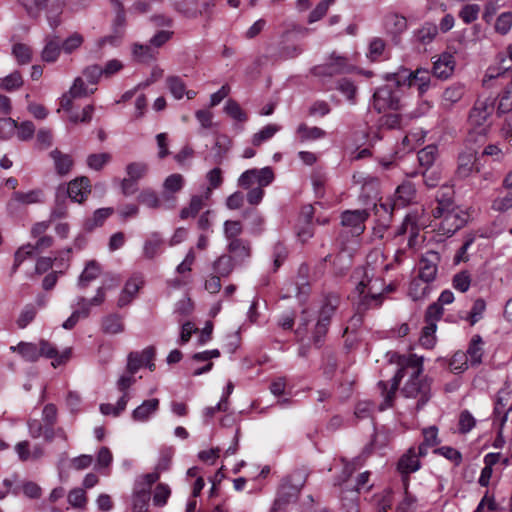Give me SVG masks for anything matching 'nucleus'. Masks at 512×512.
I'll return each mask as SVG.
<instances>
[{
  "label": "nucleus",
  "mask_w": 512,
  "mask_h": 512,
  "mask_svg": "<svg viewBox=\"0 0 512 512\" xmlns=\"http://www.w3.org/2000/svg\"><path fill=\"white\" fill-rule=\"evenodd\" d=\"M24 5L27 14L32 18H38L41 11L47 7V0H33L28 3L27 0H20Z\"/></svg>",
  "instance_id": "338daca9"
},
{
  "label": "nucleus",
  "mask_w": 512,
  "mask_h": 512,
  "mask_svg": "<svg viewBox=\"0 0 512 512\" xmlns=\"http://www.w3.org/2000/svg\"><path fill=\"white\" fill-rule=\"evenodd\" d=\"M373 107L379 113L388 109H400L401 104L398 91L394 90L389 84L378 88L373 95Z\"/></svg>",
  "instance_id": "423d86ee"
},
{
  "label": "nucleus",
  "mask_w": 512,
  "mask_h": 512,
  "mask_svg": "<svg viewBox=\"0 0 512 512\" xmlns=\"http://www.w3.org/2000/svg\"><path fill=\"white\" fill-rule=\"evenodd\" d=\"M347 67V58L338 55L336 52H333L329 56L327 63L317 65L313 68V73L316 76H333L344 72L347 69Z\"/></svg>",
  "instance_id": "ddd939ff"
},
{
  "label": "nucleus",
  "mask_w": 512,
  "mask_h": 512,
  "mask_svg": "<svg viewBox=\"0 0 512 512\" xmlns=\"http://www.w3.org/2000/svg\"><path fill=\"white\" fill-rule=\"evenodd\" d=\"M479 13L480 6L478 4H466L461 8L459 17L465 24H470L478 18Z\"/></svg>",
  "instance_id": "13d9d810"
},
{
  "label": "nucleus",
  "mask_w": 512,
  "mask_h": 512,
  "mask_svg": "<svg viewBox=\"0 0 512 512\" xmlns=\"http://www.w3.org/2000/svg\"><path fill=\"white\" fill-rule=\"evenodd\" d=\"M398 364L400 368L392 378L389 389L387 383L383 381L378 383L381 393L384 396V402L380 405V410H384L392 405L395 392L408 370L411 371L410 378L402 388V393L407 398L417 399V408L420 409L430 398V382L426 377L422 376L423 358L415 354H410L400 357Z\"/></svg>",
  "instance_id": "f257e3e1"
},
{
  "label": "nucleus",
  "mask_w": 512,
  "mask_h": 512,
  "mask_svg": "<svg viewBox=\"0 0 512 512\" xmlns=\"http://www.w3.org/2000/svg\"><path fill=\"white\" fill-rule=\"evenodd\" d=\"M340 299L336 294H329L324 298L323 304L320 309V314L327 317H332L335 313Z\"/></svg>",
  "instance_id": "bf43d9fd"
},
{
  "label": "nucleus",
  "mask_w": 512,
  "mask_h": 512,
  "mask_svg": "<svg viewBox=\"0 0 512 512\" xmlns=\"http://www.w3.org/2000/svg\"><path fill=\"white\" fill-rule=\"evenodd\" d=\"M111 155L109 153L91 154L87 157V165L96 171L101 170L109 161Z\"/></svg>",
  "instance_id": "680f3d73"
},
{
  "label": "nucleus",
  "mask_w": 512,
  "mask_h": 512,
  "mask_svg": "<svg viewBox=\"0 0 512 512\" xmlns=\"http://www.w3.org/2000/svg\"><path fill=\"white\" fill-rule=\"evenodd\" d=\"M159 399L153 398L143 401L141 405L132 412V419L137 422H146L156 413L159 408Z\"/></svg>",
  "instance_id": "412c9836"
},
{
  "label": "nucleus",
  "mask_w": 512,
  "mask_h": 512,
  "mask_svg": "<svg viewBox=\"0 0 512 512\" xmlns=\"http://www.w3.org/2000/svg\"><path fill=\"white\" fill-rule=\"evenodd\" d=\"M101 273L100 265L94 261H89L78 279V286L80 288H86L89 283L95 280Z\"/></svg>",
  "instance_id": "c756f323"
},
{
  "label": "nucleus",
  "mask_w": 512,
  "mask_h": 512,
  "mask_svg": "<svg viewBox=\"0 0 512 512\" xmlns=\"http://www.w3.org/2000/svg\"><path fill=\"white\" fill-rule=\"evenodd\" d=\"M101 329L105 334L115 335L122 333L125 330V325L120 315L109 314L103 317Z\"/></svg>",
  "instance_id": "a878e982"
},
{
  "label": "nucleus",
  "mask_w": 512,
  "mask_h": 512,
  "mask_svg": "<svg viewBox=\"0 0 512 512\" xmlns=\"http://www.w3.org/2000/svg\"><path fill=\"white\" fill-rule=\"evenodd\" d=\"M45 45L41 51V59L47 63H54L58 60L62 48L61 40L57 35H47L44 39Z\"/></svg>",
  "instance_id": "dca6fc26"
},
{
  "label": "nucleus",
  "mask_w": 512,
  "mask_h": 512,
  "mask_svg": "<svg viewBox=\"0 0 512 512\" xmlns=\"http://www.w3.org/2000/svg\"><path fill=\"white\" fill-rule=\"evenodd\" d=\"M149 170V166L145 162H132L126 166L128 178L138 181L142 179Z\"/></svg>",
  "instance_id": "49530a36"
},
{
  "label": "nucleus",
  "mask_w": 512,
  "mask_h": 512,
  "mask_svg": "<svg viewBox=\"0 0 512 512\" xmlns=\"http://www.w3.org/2000/svg\"><path fill=\"white\" fill-rule=\"evenodd\" d=\"M388 80L393 81L396 86H417L422 94L426 92L430 85V72L424 68H418L410 71L406 68H400L396 73L390 75Z\"/></svg>",
  "instance_id": "7ed1b4c3"
},
{
  "label": "nucleus",
  "mask_w": 512,
  "mask_h": 512,
  "mask_svg": "<svg viewBox=\"0 0 512 512\" xmlns=\"http://www.w3.org/2000/svg\"><path fill=\"white\" fill-rule=\"evenodd\" d=\"M440 255L436 251L426 252L419 262V278L425 283L433 281L437 275Z\"/></svg>",
  "instance_id": "f8f14e48"
},
{
  "label": "nucleus",
  "mask_w": 512,
  "mask_h": 512,
  "mask_svg": "<svg viewBox=\"0 0 512 512\" xmlns=\"http://www.w3.org/2000/svg\"><path fill=\"white\" fill-rule=\"evenodd\" d=\"M243 232V225L239 220H226L223 224V233L227 242L239 240Z\"/></svg>",
  "instance_id": "e433bc0d"
},
{
  "label": "nucleus",
  "mask_w": 512,
  "mask_h": 512,
  "mask_svg": "<svg viewBox=\"0 0 512 512\" xmlns=\"http://www.w3.org/2000/svg\"><path fill=\"white\" fill-rule=\"evenodd\" d=\"M438 34V27L433 23H425L416 33L417 40L422 44L431 43Z\"/></svg>",
  "instance_id": "79ce46f5"
},
{
  "label": "nucleus",
  "mask_w": 512,
  "mask_h": 512,
  "mask_svg": "<svg viewBox=\"0 0 512 512\" xmlns=\"http://www.w3.org/2000/svg\"><path fill=\"white\" fill-rule=\"evenodd\" d=\"M96 89L88 90L86 87L84 80L82 77H76L73 81L72 86L69 89V93L75 98H83L87 97L90 94H93Z\"/></svg>",
  "instance_id": "4d7b16f0"
},
{
  "label": "nucleus",
  "mask_w": 512,
  "mask_h": 512,
  "mask_svg": "<svg viewBox=\"0 0 512 512\" xmlns=\"http://www.w3.org/2000/svg\"><path fill=\"white\" fill-rule=\"evenodd\" d=\"M483 345L484 342L480 335H474L472 337L468 349L465 352L471 367L478 366L482 363V357L484 355Z\"/></svg>",
  "instance_id": "4be33fe9"
},
{
  "label": "nucleus",
  "mask_w": 512,
  "mask_h": 512,
  "mask_svg": "<svg viewBox=\"0 0 512 512\" xmlns=\"http://www.w3.org/2000/svg\"><path fill=\"white\" fill-rule=\"evenodd\" d=\"M486 310V302L482 298H478L474 301L471 311L469 312L468 319L471 325L476 324L483 316Z\"/></svg>",
  "instance_id": "69168bd1"
},
{
  "label": "nucleus",
  "mask_w": 512,
  "mask_h": 512,
  "mask_svg": "<svg viewBox=\"0 0 512 512\" xmlns=\"http://www.w3.org/2000/svg\"><path fill=\"white\" fill-rule=\"evenodd\" d=\"M436 332V323L428 322L426 326L422 329V334L420 337V343L425 348H432L435 344V334Z\"/></svg>",
  "instance_id": "603ef678"
},
{
  "label": "nucleus",
  "mask_w": 512,
  "mask_h": 512,
  "mask_svg": "<svg viewBox=\"0 0 512 512\" xmlns=\"http://www.w3.org/2000/svg\"><path fill=\"white\" fill-rule=\"evenodd\" d=\"M368 217L369 212L366 209L346 210L341 215V224L358 236L364 232Z\"/></svg>",
  "instance_id": "1a4fd4ad"
},
{
  "label": "nucleus",
  "mask_w": 512,
  "mask_h": 512,
  "mask_svg": "<svg viewBox=\"0 0 512 512\" xmlns=\"http://www.w3.org/2000/svg\"><path fill=\"white\" fill-rule=\"evenodd\" d=\"M163 245V239L158 233H153L143 246V255L146 259H154Z\"/></svg>",
  "instance_id": "c9c22d12"
},
{
  "label": "nucleus",
  "mask_w": 512,
  "mask_h": 512,
  "mask_svg": "<svg viewBox=\"0 0 512 512\" xmlns=\"http://www.w3.org/2000/svg\"><path fill=\"white\" fill-rule=\"evenodd\" d=\"M465 87L460 83L452 84L447 87L442 95V100L445 106L451 107L457 103L464 95Z\"/></svg>",
  "instance_id": "473e14b6"
},
{
  "label": "nucleus",
  "mask_w": 512,
  "mask_h": 512,
  "mask_svg": "<svg viewBox=\"0 0 512 512\" xmlns=\"http://www.w3.org/2000/svg\"><path fill=\"white\" fill-rule=\"evenodd\" d=\"M496 98L493 96H479L472 106L468 121L472 126L484 127L495 111Z\"/></svg>",
  "instance_id": "39448f33"
},
{
  "label": "nucleus",
  "mask_w": 512,
  "mask_h": 512,
  "mask_svg": "<svg viewBox=\"0 0 512 512\" xmlns=\"http://www.w3.org/2000/svg\"><path fill=\"white\" fill-rule=\"evenodd\" d=\"M84 43V36L79 32H73L66 39L61 41V48L65 54H72Z\"/></svg>",
  "instance_id": "4c0bfd02"
},
{
  "label": "nucleus",
  "mask_w": 512,
  "mask_h": 512,
  "mask_svg": "<svg viewBox=\"0 0 512 512\" xmlns=\"http://www.w3.org/2000/svg\"><path fill=\"white\" fill-rule=\"evenodd\" d=\"M137 200L150 209L164 208L163 196L160 198L157 192L150 188L143 189L137 196Z\"/></svg>",
  "instance_id": "c85d7f7f"
},
{
  "label": "nucleus",
  "mask_w": 512,
  "mask_h": 512,
  "mask_svg": "<svg viewBox=\"0 0 512 512\" xmlns=\"http://www.w3.org/2000/svg\"><path fill=\"white\" fill-rule=\"evenodd\" d=\"M43 191L33 189L28 192L15 191L11 199L7 202V209L10 213H15L19 205H31L43 201Z\"/></svg>",
  "instance_id": "4468645a"
},
{
  "label": "nucleus",
  "mask_w": 512,
  "mask_h": 512,
  "mask_svg": "<svg viewBox=\"0 0 512 512\" xmlns=\"http://www.w3.org/2000/svg\"><path fill=\"white\" fill-rule=\"evenodd\" d=\"M167 86L171 92V94L176 99H181L183 95L185 94V83L184 81L178 77V76H169L166 79Z\"/></svg>",
  "instance_id": "864d4df0"
},
{
  "label": "nucleus",
  "mask_w": 512,
  "mask_h": 512,
  "mask_svg": "<svg viewBox=\"0 0 512 512\" xmlns=\"http://www.w3.org/2000/svg\"><path fill=\"white\" fill-rule=\"evenodd\" d=\"M279 130L280 126L276 124L265 126L262 130L253 135L252 144L254 146H260L263 142L272 138Z\"/></svg>",
  "instance_id": "c03bdc74"
},
{
  "label": "nucleus",
  "mask_w": 512,
  "mask_h": 512,
  "mask_svg": "<svg viewBox=\"0 0 512 512\" xmlns=\"http://www.w3.org/2000/svg\"><path fill=\"white\" fill-rule=\"evenodd\" d=\"M195 5V0H181V2L175 3L174 8L185 17L195 19L199 15L203 14L201 10H198L195 7Z\"/></svg>",
  "instance_id": "58836bf2"
},
{
  "label": "nucleus",
  "mask_w": 512,
  "mask_h": 512,
  "mask_svg": "<svg viewBox=\"0 0 512 512\" xmlns=\"http://www.w3.org/2000/svg\"><path fill=\"white\" fill-rule=\"evenodd\" d=\"M234 260L229 255H221L213 263V269L216 276L227 277L234 269Z\"/></svg>",
  "instance_id": "f704fd0d"
},
{
  "label": "nucleus",
  "mask_w": 512,
  "mask_h": 512,
  "mask_svg": "<svg viewBox=\"0 0 512 512\" xmlns=\"http://www.w3.org/2000/svg\"><path fill=\"white\" fill-rule=\"evenodd\" d=\"M296 135L301 142L321 139L326 135V132L319 127H309L305 123L298 125Z\"/></svg>",
  "instance_id": "2f4dec72"
},
{
  "label": "nucleus",
  "mask_w": 512,
  "mask_h": 512,
  "mask_svg": "<svg viewBox=\"0 0 512 512\" xmlns=\"http://www.w3.org/2000/svg\"><path fill=\"white\" fill-rule=\"evenodd\" d=\"M455 68V60L452 54L442 53L433 64V74L439 79L450 77Z\"/></svg>",
  "instance_id": "a211bd4d"
},
{
  "label": "nucleus",
  "mask_w": 512,
  "mask_h": 512,
  "mask_svg": "<svg viewBox=\"0 0 512 512\" xmlns=\"http://www.w3.org/2000/svg\"><path fill=\"white\" fill-rule=\"evenodd\" d=\"M37 308L32 304H27L19 314L17 325L23 329L30 324L36 317Z\"/></svg>",
  "instance_id": "5fc2aeb1"
},
{
  "label": "nucleus",
  "mask_w": 512,
  "mask_h": 512,
  "mask_svg": "<svg viewBox=\"0 0 512 512\" xmlns=\"http://www.w3.org/2000/svg\"><path fill=\"white\" fill-rule=\"evenodd\" d=\"M227 251L236 262H244L251 256V243L245 239L228 242Z\"/></svg>",
  "instance_id": "aec40b11"
},
{
  "label": "nucleus",
  "mask_w": 512,
  "mask_h": 512,
  "mask_svg": "<svg viewBox=\"0 0 512 512\" xmlns=\"http://www.w3.org/2000/svg\"><path fill=\"white\" fill-rule=\"evenodd\" d=\"M420 224L418 223L416 214H408L401 227L397 231V235H402L405 233H409V246H413L416 242V237L418 235Z\"/></svg>",
  "instance_id": "393cba45"
},
{
  "label": "nucleus",
  "mask_w": 512,
  "mask_h": 512,
  "mask_svg": "<svg viewBox=\"0 0 512 512\" xmlns=\"http://www.w3.org/2000/svg\"><path fill=\"white\" fill-rule=\"evenodd\" d=\"M384 26L388 33L396 36L407 29V20L402 15L390 13L384 19Z\"/></svg>",
  "instance_id": "cd10ccee"
},
{
  "label": "nucleus",
  "mask_w": 512,
  "mask_h": 512,
  "mask_svg": "<svg viewBox=\"0 0 512 512\" xmlns=\"http://www.w3.org/2000/svg\"><path fill=\"white\" fill-rule=\"evenodd\" d=\"M469 366L467 354L463 351H457L450 361L451 370L455 373H461L468 369Z\"/></svg>",
  "instance_id": "6e6d98bb"
},
{
  "label": "nucleus",
  "mask_w": 512,
  "mask_h": 512,
  "mask_svg": "<svg viewBox=\"0 0 512 512\" xmlns=\"http://www.w3.org/2000/svg\"><path fill=\"white\" fill-rule=\"evenodd\" d=\"M50 156L54 161L55 169L58 174L65 175L71 170L73 160L70 155L55 149L50 153Z\"/></svg>",
  "instance_id": "7c9ffc66"
},
{
  "label": "nucleus",
  "mask_w": 512,
  "mask_h": 512,
  "mask_svg": "<svg viewBox=\"0 0 512 512\" xmlns=\"http://www.w3.org/2000/svg\"><path fill=\"white\" fill-rule=\"evenodd\" d=\"M434 227L443 236H451L465 224V218L461 212L453 207L450 199H439L433 208Z\"/></svg>",
  "instance_id": "f03ea898"
},
{
  "label": "nucleus",
  "mask_w": 512,
  "mask_h": 512,
  "mask_svg": "<svg viewBox=\"0 0 512 512\" xmlns=\"http://www.w3.org/2000/svg\"><path fill=\"white\" fill-rule=\"evenodd\" d=\"M12 351H17L26 361L36 362L40 357L52 358L57 355V350L47 340H40L38 344L30 342H20L16 347H10Z\"/></svg>",
  "instance_id": "20e7f679"
},
{
  "label": "nucleus",
  "mask_w": 512,
  "mask_h": 512,
  "mask_svg": "<svg viewBox=\"0 0 512 512\" xmlns=\"http://www.w3.org/2000/svg\"><path fill=\"white\" fill-rule=\"evenodd\" d=\"M203 206H204V197L195 195L191 198L189 206L183 208L180 211V217L182 219H186L188 217H195L197 215V213L203 208Z\"/></svg>",
  "instance_id": "de8ad7c7"
},
{
  "label": "nucleus",
  "mask_w": 512,
  "mask_h": 512,
  "mask_svg": "<svg viewBox=\"0 0 512 512\" xmlns=\"http://www.w3.org/2000/svg\"><path fill=\"white\" fill-rule=\"evenodd\" d=\"M274 180V173L270 167L262 169H249L243 172L239 179L238 185L244 189L250 188L253 184L266 187Z\"/></svg>",
  "instance_id": "0eeeda50"
},
{
  "label": "nucleus",
  "mask_w": 512,
  "mask_h": 512,
  "mask_svg": "<svg viewBox=\"0 0 512 512\" xmlns=\"http://www.w3.org/2000/svg\"><path fill=\"white\" fill-rule=\"evenodd\" d=\"M423 139H424V133L423 132L407 134L403 138V140L401 142V147L399 148V150L402 153L410 152L411 150H413L416 147L417 144L422 142Z\"/></svg>",
  "instance_id": "3c124183"
},
{
  "label": "nucleus",
  "mask_w": 512,
  "mask_h": 512,
  "mask_svg": "<svg viewBox=\"0 0 512 512\" xmlns=\"http://www.w3.org/2000/svg\"><path fill=\"white\" fill-rule=\"evenodd\" d=\"M132 53L139 62H149L155 58L157 51L150 45L134 44Z\"/></svg>",
  "instance_id": "ea45409f"
},
{
  "label": "nucleus",
  "mask_w": 512,
  "mask_h": 512,
  "mask_svg": "<svg viewBox=\"0 0 512 512\" xmlns=\"http://www.w3.org/2000/svg\"><path fill=\"white\" fill-rule=\"evenodd\" d=\"M12 54L20 65L28 64L32 59L31 48L23 43L15 44L12 48Z\"/></svg>",
  "instance_id": "09e8293b"
},
{
  "label": "nucleus",
  "mask_w": 512,
  "mask_h": 512,
  "mask_svg": "<svg viewBox=\"0 0 512 512\" xmlns=\"http://www.w3.org/2000/svg\"><path fill=\"white\" fill-rule=\"evenodd\" d=\"M90 181L87 177H80L74 179L68 184V187L59 188L57 192V198H59L60 194L62 195L68 194L72 201L82 203L90 194Z\"/></svg>",
  "instance_id": "9d476101"
},
{
  "label": "nucleus",
  "mask_w": 512,
  "mask_h": 512,
  "mask_svg": "<svg viewBox=\"0 0 512 512\" xmlns=\"http://www.w3.org/2000/svg\"><path fill=\"white\" fill-rule=\"evenodd\" d=\"M298 494L299 489L297 486L283 483L278 491L270 512H286L288 506L297 501Z\"/></svg>",
  "instance_id": "9b49d317"
},
{
  "label": "nucleus",
  "mask_w": 512,
  "mask_h": 512,
  "mask_svg": "<svg viewBox=\"0 0 512 512\" xmlns=\"http://www.w3.org/2000/svg\"><path fill=\"white\" fill-rule=\"evenodd\" d=\"M385 41L379 37H375L370 41L368 58L372 61H376L383 54L385 50Z\"/></svg>",
  "instance_id": "e2e57ef3"
},
{
  "label": "nucleus",
  "mask_w": 512,
  "mask_h": 512,
  "mask_svg": "<svg viewBox=\"0 0 512 512\" xmlns=\"http://www.w3.org/2000/svg\"><path fill=\"white\" fill-rule=\"evenodd\" d=\"M414 196L415 189L413 185L411 183H403L396 189L393 206H405L413 200Z\"/></svg>",
  "instance_id": "72a5a7b5"
},
{
  "label": "nucleus",
  "mask_w": 512,
  "mask_h": 512,
  "mask_svg": "<svg viewBox=\"0 0 512 512\" xmlns=\"http://www.w3.org/2000/svg\"><path fill=\"white\" fill-rule=\"evenodd\" d=\"M335 2V0H322L317 6L311 11L308 17L309 23H314L323 18L329 7Z\"/></svg>",
  "instance_id": "052dcab7"
},
{
  "label": "nucleus",
  "mask_w": 512,
  "mask_h": 512,
  "mask_svg": "<svg viewBox=\"0 0 512 512\" xmlns=\"http://www.w3.org/2000/svg\"><path fill=\"white\" fill-rule=\"evenodd\" d=\"M369 479V472L361 473L357 479V489L347 491L346 495L341 497L343 502V507L346 509V512H359L358 503H357V491L365 486Z\"/></svg>",
  "instance_id": "6ab92c4d"
},
{
  "label": "nucleus",
  "mask_w": 512,
  "mask_h": 512,
  "mask_svg": "<svg viewBox=\"0 0 512 512\" xmlns=\"http://www.w3.org/2000/svg\"><path fill=\"white\" fill-rule=\"evenodd\" d=\"M353 278L356 282V291L359 294L360 299L365 294L366 290L369 288L371 282L374 279V274L372 269L369 268H359L355 270L353 274Z\"/></svg>",
  "instance_id": "bb28decb"
},
{
  "label": "nucleus",
  "mask_w": 512,
  "mask_h": 512,
  "mask_svg": "<svg viewBox=\"0 0 512 512\" xmlns=\"http://www.w3.org/2000/svg\"><path fill=\"white\" fill-rule=\"evenodd\" d=\"M510 400V393L508 391H500L497 395L494 414L497 417H500V425L504 426V423L507 420L508 413L512 410V402Z\"/></svg>",
  "instance_id": "5701e85b"
},
{
  "label": "nucleus",
  "mask_w": 512,
  "mask_h": 512,
  "mask_svg": "<svg viewBox=\"0 0 512 512\" xmlns=\"http://www.w3.org/2000/svg\"><path fill=\"white\" fill-rule=\"evenodd\" d=\"M128 400H129L128 393H125L118 400L116 406L109 404V403L101 404L100 411L104 415L112 414L113 416H119L120 413H122L126 409Z\"/></svg>",
  "instance_id": "a19ab883"
},
{
  "label": "nucleus",
  "mask_w": 512,
  "mask_h": 512,
  "mask_svg": "<svg viewBox=\"0 0 512 512\" xmlns=\"http://www.w3.org/2000/svg\"><path fill=\"white\" fill-rule=\"evenodd\" d=\"M224 110L230 117H232L235 120H238L240 122H245L247 120V116L241 109L240 105L232 99L226 102Z\"/></svg>",
  "instance_id": "0e129e2a"
},
{
  "label": "nucleus",
  "mask_w": 512,
  "mask_h": 512,
  "mask_svg": "<svg viewBox=\"0 0 512 512\" xmlns=\"http://www.w3.org/2000/svg\"><path fill=\"white\" fill-rule=\"evenodd\" d=\"M382 295V283L378 278H374L365 294L362 296L358 303L359 310H366L372 303L374 306L380 305L379 298Z\"/></svg>",
  "instance_id": "f3484780"
},
{
  "label": "nucleus",
  "mask_w": 512,
  "mask_h": 512,
  "mask_svg": "<svg viewBox=\"0 0 512 512\" xmlns=\"http://www.w3.org/2000/svg\"><path fill=\"white\" fill-rule=\"evenodd\" d=\"M420 468V460L416 454L415 449L410 448L398 462V470L402 474H410L417 471Z\"/></svg>",
  "instance_id": "b1692460"
},
{
  "label": "nucleus",
  "mask_w": 512,
  "mask_h": 512,
  "mask_svg": "<svg viewBox=\"0 0 512 512\" xmlns=\"http://www.w3.org/2000/svg\"><path fill=\"white\" fill-rule=\"evenodd\" d=\"M477 155L474 151L469 150L463 152L458 157V167L456 170V174L459 178L465 179L469 177L473 171H479V168L476 166Z\"/></svg>",
  "instance_id": "2eb2a0df"
},
{
  "label": "nucleus",
  "mask_w": 512,
  "mask_h": 512,
  "mask_svg": "<svg viewBox=\"0 0 512 512\" xmlns=\"http://www.w3.org/2000/svg\"><path fill=\"white\" fill-rule=\"evenodd\" d=\"M24 81L18 71H14L1 80L0 89L5 91H14L22 87Z\"/></svg>",
  "instance_id": "37998d69"
},
{
  "label": "nucleus",
  "mask_w": 512,
  "mask_h": 512,
  "mask_svg": "<svg viewBox=\"0 0 512 512\" xmlns=\"http://www.w3.org/2000/svg\"><path fill=\"white\" fill-rule=\"evenodd\" d=\"M184 182V177L178 173L171 174L164 180L162 193L164 209H174L176 207L175 193L182 190Z\"/></svg>",
  "instance_id": "6e6552de"
},
{
  "label": "nucleus",
  "mask_w": 512,
  "mask_h": 512,
  "mask_svg": "<svg viewBox=\"0 0 512 512\" xmlns=\"http://www.w3.org/2000/svg\"><path fill=\"white\" fill-rule=\"evenodd\" d=\"M512 28V12L501 13L495 21L494 30L500 35H506Z\"/></svg>",
  "instance_id": "a18cd8bd"
},
{
  "label": "nucleus",
  "mask_w": 512,
  "mask_h": 512,
  "mask_svg": "<svg viewBox=\"0 0 512 512\" xmlns=\"http://www.w3.org/2000/svg\"><path fill=\"white\" fill-rule=\"evenodd\" d=\"M471 284V277L467 271H461L453 277V287L464 293L466 292Z\"/></svg>",
  "instance_id": "774afa93"
},
{
  "label": "nucleus",
  "mask_w": 512,
  "mask_h": 512,
  "mask_svg": "<svg viewBox=\"0 0 512 512\" xmlns=\"http://www.w3.org/2000/svg\"><path fill=\"white\" fill-rule=\"evenodd\" d=\"M438 149L435 145H428L418 152V160L421 166L430 167L437 156Z\"/></svg>",
  "instance_id": "8fccbe9b"
}]
</instances>
